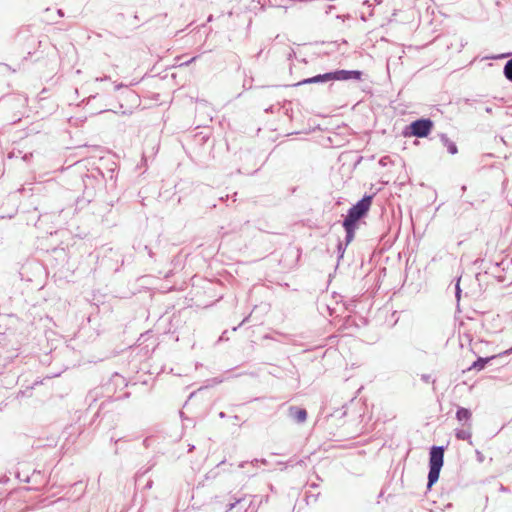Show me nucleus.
<instances>
[{
    "label": "nucleus",
    "mask_w": 512,
    "mask_h": 512,
    "mask_svg": "<svg viewBox=\"0 0 512 512\" xmlns=\"http://www.w3.org/2000/svg\"><path fill=\"white\" fill-rule=\"evenodd\" d=\"M362 73L357 70H337L325 74H320L311 78L304 79L297 85L323 83L330 80L346 81L350 79L360 80Z\"/></svg>",
    "instance_id": "obj_1"
},
{
    "label": "nucleus",
    "mask_w": 512,
    "mask_h": 512,
    "mask_svg": "<svg viewBox=\"0 0 512 512\" xmlns=\"http://www.w3.org/2000/svg\"><path fill=\"white\" fill-rule=\"evenodd\" d=\"M444 448L442 446H433L430 450L428 488H430L439 479L440 471L443 466Z\"/></svg>",
    "instance_id": "obj_2"
},
{
    "label": "nucleus",
    "mask_w": 512,
    "mask_h": 512,
    "mask_svg": "<svg viewBox=\"0 0 512 512\" xmlns=\"http://www.w3.org/2000/svg\"><path fill=\"white\" fill-rule=\"evenodd\" d=\"M372 202L371 196H365L355 205H353L343 221V226L356 225V222L362 218L370 208Z\"/></svg>",
    "instance_id": "obj_3"
},
{
    "label": "nucleus",
    "mask_w": 512,
    "mask_h": 512,
    "mask_svg": "<svg viewBox=\"0 0 512 512\" xmlns=\"http://www.w3.org/2000/svg\"><path fill=\"white\" fill-rule=\"evenodd\" d=\"M433 127V122L430 119H419L411 123V134L416 137H426Z\"/></svg>",
    "instance_id": "obj_4"
},
{
    "label": "nucleus",
    "mask_w": 512,
    "mask_h": 512,
    "mask_svg": "<svg viewBox=\"0 0 512 512\" xmlns=\"http://www.w3.org/2000/svg\"><path fill=\"white\" fill-rule=\"evenodd\" d=\"M289 416L296 422L303 423L307 419V412L305 409L293 406L289 408Z\"/></svg>",
    "instance_id": "obj_5"
},
{
    "label": "nucleus",
    "mask_w": 512,
    "mask_h": 512,
    "mask_svg": "<svg viewBox=\"0 0 512 512\" xmlns=\"http://www.w3.org/2000/svg\"><path fill=\"white\" fill-rule=\"evenodd\" d=\"M440 140L450 154L454 155L458 152L456 144L450 140L446 134H441Z\"/></svg>",
    "instance_id": "obj_6"
},
{
    "label": "nucleus",
    "mask_w": 512,
    "mask_h": 512,
    "mask_svg": "<svg viewBox=\"0 0 512 512\" xmlns=\"http://www.w3.org/2000/svg\"><path fill=\"white\" fill-rule=\"evenodd\" d=\"M496 356H492V357H486V358H482V357H479L475 362H473V364L469 367V370H477V371H480L482 369H484V367L486 366V364L488 362H490L492 359H494Z\"/></svg>",
    "instance_id": "obj_7"
},
{
    "label": "nucleus",
    "mask_w": 512,
    "mask_h": 512,
    "mask_svg": "<svg viewBox=\"0 0 512 512\" xmlns=\"http://www.w3.org/2000/svg\"><path fill=\"white\" fill-rule=\"evenodd\" d=\"M456 418L460 422H468L471 418V412L466 408H459L456 412Z\"/></svg>",
    "instance_id": "obj_8"
},
{
    "label": "nucleus",
    "mask_w": 512,
    "mask_h": 512,
    "mask_svg": "<svg viewBox=\"0 0 512 512\" xmlns=\"http://www.w3.org/2000/svg\"><path fill=\"white\" fill-rule=\"evenodd\" d=\"M455 435L460 440H468L471 438V432L468 429L456 430Z\"/></svg>",
    "instance_id": "obj_9"
},
{
    "label": "nucleus",
    "mask_w": 512,
    "mask_h": 512,
    "mask_svg": "<svg viewBox=\"0 0 512 512\" xmlns=\"http://www.w3.org/2000/svg\"><path fill=\"white\" fill-rule=\"evenodd\" d=\"M505 77L512 82V59L508 60L504 66Z\"/></svg>",
    "instance_id": "obj_10"
},
{
    "label": "nucleus",
    "mask_w": 512,
    "mask_h": 512,
    "mask_svg": "<svg viewBox=\"0 0 512 512\" xmlns=\"http://www.w3.org/2000/svg\"><path fill=\"white\" fill-rule=\"evenodd\" d=\"M345 228V231H346V242L349 243L352 241L353 237H354V231H355V227L356 225H349V226H343Z\"/></svg>",
    "instance_id": "obj_11"
},
{
    "label": "nucleus",
    "mask_w": 512,
    "mask_h": 512,
    "mask_svg": "<svg viewBox=\"0 0 512 512\" xmlns=\"http://www.w3.org/2000/svg\"><path fill=\"white\" fill-rule=\"evenodd\" d=\"M460 293H461V289L459 287V282L456 284V298L459 300L460 299Z\"/></svg>",
    "instance_id": "obj_12"
},
{
    "label": "nucleus",
    "mask_w": 512,
    "mask_h": 512,
    "mask_svg": "<svg viewBox=\"0 0 512 512\" xmlns=\"http://www.w3.org/2000/svg\"><path fill=\"white\" fill-rule=\"evenodd\" d=\"M511 353H512V347H511V348H509V349H507V350H505V351H504V352H502V353H499V354H498V356L509 355V354H511Z\"/></svg>",
    "instance_id": "obj_13"
},
{
    "label": "nucleus",
    "mask_w": 512,
    "mask_h": 512,
    "mask_svg": "<svg viewBox=\"0 0 512 512\" xmlns=\"http://www.w3.org/2000/svg\"><path fill=\"white\" fill-rule=\"evenodd\" d=\"M239 502H240V500H237V501H235L233 503H230L228 505V510H232Z\"/></svg>",
    "instance_id": "obj_14"
},
{
    "label": "nucleus",
    "mask_w": 512,
    "mask_h": 512,
    "mask_svg": "<svg viewBox=\"0 0 512 512\" xmlns=\"http://www.w3.org/2000/svg\"><path fill=\"white\" fill-rule=\"evenodd\" d=\"M196 58H197V57H193V58H191L190 60H188V61H186V62L182 63L181 65H189L190 63L194 62V61L196 60Z\"/></svg>",
    "instance_id": "obj_15"
},
{
    "label": "nucleus",
    "mask_w": 512,
    "mask_h": 512,
    "mask_svg": "<svg viewBox=\"0 0 512 512\" xmlns=\"http://www.w3.org/2000/svg\"><path fill=\"white\" fill-rule=\"evenodd\" d=\"M258 462H260V460L255 459V460L252 462V464H254V463H258ZM261 463L266 464V460H265V459H262V460H261Z\"/></svg>",
    "instance_id": "obj_16"
},
{
    "label": "nucleus",
    "mask_w": 512,
    "mask_h": 512,
    "mask_svg": "<svg viewBox=\"0 0 512 512\" xmlns=\"http://www.w3.org/2000/svg\"><path fill=\"white\" fill-rule=\"evenodd\" d=\"M108 77H104V78H96V81H103V80H107Z\"/></svg>",
    "instance_id": "obj_17"
},
{
    "label": "nucleus",
    "mask_w": 512,
    "mask_h": 512,
    "mask_svg": "<svg viewBox=\"0 0 512 512\" xmlns=\"http://www.w3.org/2000/svg\"><path fill=\"white\" fill-rule=\"evenodd\" d=\"M122 86H123V84H117V85H115V89H116V90H118V89H120Z\"/></svg>",
    "instance_id": "obj_18"
},
{
    "label": "nucleus",
    "mask_w": 512,
    "mask_h": 512,
    "mask_svg": "<svg viewBox=\"0 0 512 512\" xmlns=\"http://www.w3.org/2000/svg\"><path fill=\"white\" fill-rule=\"evenodd\" d=\"M486 112L490 113L492 111V109L490 107H487L486 109Z\"/></svg>",
    "instance_id": "obj_19"
},
{
    "label": "nucleus",
    "mask_w": 512,
    "mask_h": 512,
    "mask_svg": "<svg viewBox=\"0 0 512 512\" xmlns=\"http://www.w3.org/2000/svg\"><path fill=\"white\" fill-rule=\"evenodd\" d=\"M194 449V446H189V451H192Z\"/></svg>",
    "instance_id": "obj_20"
},
{
    "label": "nucleus",
    "mask_w": 512,
    "mask_h": 512,
    "mask_svg": "<svg viewBox=\"0 0 512 512\" xmlns=\"http://www.w3.org/2000/svg\"><path fill=\"white\" fill-rule=\"evenodd\" d=\"M423 379H424L425 381H427V380L429 379V377H428V376H427V377H426V376H423Z\"/></svg>",
    "instance_id": "obj_21"
}]
</instances>
